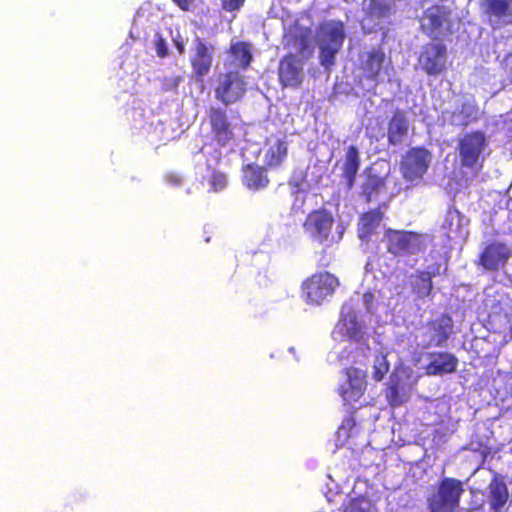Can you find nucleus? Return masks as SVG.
<instances>
[{
    "instance_id": "nucleus-37",
    "label": "nucleus",
    "mask_w": 512,
    "mask_h": 512,
    "mask_svg": "<svg viewBox=\"0 0 512 512\" xmlns=\"http://www.w3.org/2000/svg\"><path fill=\"white\" fill-rule=\"evenodd\" d=\"M502 68L507 75L510 83H512V51L507 53L502 62Z\"/></svg>"
},
{
    "instance_id": "nucleus-6",
    "label": "nucleus",
    "mask_w": 512,
    "mask_h": 512,
    "mask_svg": "<svg viewBox=\"0 0 512 512\" xmlns=\"http://www.w3.org/2000/svg\"><path fill=\"white\" fill-rule=\"evenodd\" d=\"M432 162L431 152L422 146L411 147L401 157L399 171L409 183H419L428 172Z\"/></svg>"
},
{
    "instance_id": "nucleus-26",
    "label": "nucleus",
    "mask_w": 512,
    "mask_h": 512,
    "mask_svg": "<svg viewBox=\"0 0 512 512\" xmlns=\"http://www.w3.org/2000/svg\"><path fill=\"white\" fill-rule=\"evenodd\" d=\"M509 498V492L506 483L494 477L489 484V506L494 512H500L506 505Z\"/></svg>"
},
{
    "instance_id": "nucleus-31",
    "label": "nucleus",
    "mask_w": 512,
    "mask_h": 512,
    "mask_svg": "<svg viewBox=\"0 0 512 512\" xmlns=\"http://www.w3.org/2000/svg\"><path fill=\"white\" fill-rule=\"evenodd\" d=\"M401 387L399 379L390 378L388 386L386 388V400L391 407H398L404 403V399L400 393Z\"/></svg>"
},
{
    "instance_id": "nucleus-32",
    "label": "nucleus",
    "mask_w": 512,
    "mask_h": 512,
    "mask_svg": "<svg viewBox=\"0 0 512 512\" xmlns=\"http://www.w3.org/2000/svg\"><path fill=\"white\" fill-rule=\"evenodd\" d=\"M209 192H220L224 190L228 184L227 175L219 170L213 169L211 175L207 179Z\"/></svg>"
},
{
    "instance_id": "nucleus-2",
    "label": "nucleus",
    "mask_w": 512,
    "mask_h": 512,
    "mask_svg": "<svg viewBox=\"0 0 512 512\" xmlns=\"http://www.w3.org/2000/svg\"><path fill=\"white\" fill-rule=\"evenodd\" d=\"M382 241L386 252L394 257L423 253L427 248V235L411 230L387 228Z\"/></svg>"
},
{
    "instance_id": "nucleus-43",
    "label": "nucleus",
    "mask_w": 512,
    "mask_h": 512,
    "mask_svg": "<svg viewBox=\"0 0 512 512\" xmlns=\"http://www.w3.org/2000/svg\"><path fill=\"white\" fill-rule=\"evenodd\" d=\"M329 263H330V262H329L328 260H326V261H322V260H321V261L319 262L318 266H319V267H327V266H329Z\"/></svg>"
},
{
    "instance_id": "nucleus-10",
    "label": "nucleus",
    "mask_w": 512,
    "mask_h": 512,
    "mask_svg": "<svg viewBox=\"0 0 512 512\" xmlns=\"http://www.w3.org/2000/svg\"><path fill=\"white\" fill-rule=\"evenodd\" d=\"M451 9L439 4L428 7L422 15L421 28L432 39L451 33Z\"/></svg>"
},
{
    "instance_id": "nucleus-7",
    "label": "nucleus",
    "mask_w": 512,
    "mask_h": 512,
    "mask_svg": "<svg viewBox=\"0 0 512 512\" xmlns=\"http://www.w3.org/2000/svg\"><path fill=\"white\" fill-rule=\"evenodd\" d=\"M340 281L334 274L323 271L316 272L302 283V293L308 303L321 304L331 297L339 287Z\"/></svg>"
},
{
    "instance_id": "nucleus-27",
    "label": "nucleus",
    "mask_w": 512,
    "mask_h": 512,
    "mask_svg": "<svg viewBox=\"0 0 512 512\" xmlns=\"http://www.w3.org/2000/svg\"><path fill=\"white\" fill-rule=\"evenodd\" d=\"M385 61V53L381 49H373L366 53L362 63L364 76L368 80L376 81L380 76Z\"/></svg>"
},
{
    "instance_id": "nucleus-23",
    "label": "nucleus",
    "mask_w": 512,
    "mask_h": 512,
    "mask_svg": "<svg viewBox=\"0 0 512 512\" xmlns=\"http://www.w3.org/2000/svg\"><path fill=\"white\" fill-rule=\"evenodd\" d=\"M360 165L361 161L358 148L354 145L348 146L342 164V178L345 180V185L348 189H351L355 185Z\"/></svg>"
},
{
    "instance_id": "nucleus-13",
    "label": "nucleus",
    "mask_w": 512,
    "mask_h": 512,
    "mask_svg": "<svg viewBox=\"0 0 512 512\" xmlns=\"http://www.w3.org/2000/svg\"><path fill=\"white\" fill-rule=\"evenodd\" d=\"M453 319L447 313L440 314L437 318L428 320L425 324L427 343L424 348L443 347L453 333Z\"/></svg>"
},
{
    "instance_id": "nucleus-33",
    "label": "nucleus",
    "mask_w": 512,
    "mask_h": 512,
    "mask_svg": "<svg viewBox=\"0 0 512 512\" xmlns=\"http://www.w3.org/2000/svg\"><path fill=\"white\" fill-rule=\"evenodd\" d=\"M390 368L389 362L384 355H377L374 359L372 377L375 381H381L388 373Z\"/></svg>"
},
{
    "instance_id": "nucleus-36",
    "label": "nucleus",
    "mask_w": 512,
    "mask_h": 512,
    "mask_svg": "<svg viewBox=\"0 0 512 512\" xmlns=\"http://www.w3.org/2000/svg\"><path fill=\"white\" fill-rule=\"evenodd\" d=\"M155 49L157 55L161 58H164L168 55L166 41L161 36L157 37L155 40Z\"/></svg>"
},
{
    "instance_id": "nucleus-5",
    "label": "nucleus",
    "mask_w": 512,
    "mask_h": 512,
    "mask_svg": "<svg viewBox=\"0 0 512 512\" xmlns=\"http://www.w3.org/2000/svg\"><path fill=\"white\" fill-rule=\"evenodd\" d=\"M333 225L334 218L331 212L325 208H320L308 213L304 220L303 228L313 240L326 246H332L343 237L342 230L338 231L336 235L332 234Z\"/></svg>"
},
{
    "instance_id": "nucleus-25",
    "label": "nucleus",
    "mask_w": 512,
    "mask_h": 512,
    "mask_svg": "<svg viewBox=\"0 0 512 512\" xmlns=\"http://www.w3.org/2000/svg\"><path fill=\"white\" fill-rule=\"evenodd\" d=\"M386 191V177L367 173L361 185L360 195L364 198L366 203H371L373 200Z\"/></svg>"
},
{
    "instance_id": "nucleus-1",
    "label": "nucleus",
    "mask_w": 512,
    "mask_h": 512,
    "mask_svg": "<svg viewBox=\"0 0 512 512\" xmlns=\"http://www.w3.org/2000/svg\"><path fill=\"white\" fill-rule=\"evenodd\" d=\"M488 146L487 136L482 130L464 133L456 146L460 168L474 176L479 175L484 168Z\"/></svg>"
},
{
    "instance_id": "nucleus-16",
    "label": "nucleus",
    "mask_w": 512,
    "mask_h": 512,
    "mask_svg": "<svg viewBox=\"0 0 512 512\" xmlns=\"http://www.w3.org/2000/svg\"><path fill=\"white\" fill-rule=\"evenodd\" d=\"M512 252L502 242L489 243L479 256V264L488 271H498L503 268Z\"/></svg>"
},
{
    "instance_id": "nucleus-15",
    "label": "nucleus",
    "mask_w": 512,
    "mask_h": 512,
    "mask_svg": "<svg viewBox=\"0 0 512 512\" xmlns=\"http://www.w3.org/2000/svg\"><path fill=\"white\" fill-rule=\"evenodd\" d=\"M345 375L347 376V385H341L338 392L346 404H351L359 401L364 395L367 387V375L363 370L355 367L346 368Z\"/></svg>"
},
{
    "instance_id": "nucleus-39",
    "label": "nucleus",
    "mask_w": 512,
    "mask_h": 512,
    "mask_svg": "<svg viewBox=\"0 0 512 512\" xmlns=\"http://www.w3.org/2000/svg\"><path fill=\"white\" fill-rule=\"evenodd\" d=\"M181 10L188 11L194 0H172Z\"/></svg>"
},
{
    "instance_id": "nucleus-30",
    "label": "nucleus",
    "mask_w": 512,
    "mask_h": 512,
    "mask_svg": "<svg viewBox=\"0 0 512 512\" xmlns=\"http://www.w3.org/2000/svg\"><path fill=\"white\" fill-rule=\"evenodd\" d=\"M391 11L390 4L381 0H370L366 10V16L371 19L386 18Z\"/></svg>"
},
{
    "instance_id": "nucleus-18",
    "label": "nucleus",
    "mask_w": 512,
    "mask_h": 512,
    "mask_svg": "<svg viewBox=\"0 0 512 512\" xmlns=\"http://www.w3.org/2000/svg\"><path fill=\"white\" fill-rule=\"evenodd\" d=\"M440 275V266H433L431 270H416L410 277V288L417 299L423 300L433 292V278Z\"/></svg>"
},
{
    "instance_id": "nucleus-14",
    "label": "nucleus",
    "mask_w": 512,
    "mask_h": 512,
    "mask_svg": "<svg viewBox=\"0 0 512 512\" xmlns=\"http://www.w3.org/2000/svg\"><path fill=\"white\" fill-rule=\"evenodd\" d=\"M213 139L225 146L234 138V127L229 121L227 112L221 107H210L207 113Z\"/></svg>"
},
{
    "instance_id": "nucleus-21",
    "label": "nucleus",
    "mask_w": 512,
    "mask_h": 512,
    "mask_svg": "<svg viewBox=\"0 0 512 512\" xmlns=\"http://www.w3.org/2000/svg\"><path fill=\"white\" fill-rule=\"evenodd\" d=\"M267 167L260 166L254 163L246 164L242 167V183L243 185L253 191H258L266 188L269 183L267 175Z\"/></svg>"
},
{
    "instance_id": "nucleus-3",
    "label": "nucleus",
    "mask_w": 512,
    "mask_h": 512,
    "mask_svg": "<svg viewBox=\"0 0 512 512\" xmlns=\"http://www.w3.org/2000/svg\"><path fill=\"white\" fill-rule=\"evenodd\" d=\"M464 483L454 477H443L427 497L430 512H456L464 494Z\"/></svg>"
},
{
    "instance_id": "nucleus-22",
    "label": "nucleus",
    "mask_w": 512,
    "mask_h": 512,
    "mask_svg": "<svg viewBox=\"0 0 512 512\" xmlns=\"http://www.w3.org/2000/svg\"><path fill=\"white\" fill-rule=\"evenodd\" d=\"M384 218V212L381 206L370 209L362 213L359 217L357 233L361 240H366L376 233L377 228L380 226Z\"/></svg>"
},
{
    "instance_id": "nucleus-20",
    "label": "nucleus",
    "mask_w": 512,
    "mask_h": 512,
    "mask_svg": "<svg viewBox=\"0 0 512 512\" xmlns=\"http://www.w3.org/2000/svg\"><path fill=\"white\" fill-rule=\"evenodd\" d=\"M288 156V144L283 138L265 141L264 165L269 169L280 167Z\"/></svg>"
},
{
    "instance_id": "nucleus-34",
    "label": "nucleus",
    "mask_w": 512,
    "mask_h": 512,
    "mask_svg": "<svg viewBox=\"0 0 512 512\" xmlns=\"http://www.w3.org/2000/svg\"><path fill=\"white\" fill-rule=\"evenodd\" d=\"M183 77L181 75H170L163 77L161 81L162 90L165 92L172 91L176 92L178 86L183 82Z\"/></svg>"
},
{
    "instance_id": "nucleus-28",
    "label": "nucleus",
    "mask_w": 512,
    "mask_h": 512,
    "mask_svg": "<svg viewBox=\"0 0 512 512\" xmlns=\"http://www.w3.org/2000/svg\"><path fill=\"white\" fill-rule=\"evenodd\" d=\"M229 53L233 58L234 63L242 70H247L253 60L251 45L245 41H238L231 44Z\"/></svg>"
},
{
    "instance_id": "nucleus-19",
    "label": "nucleus",
    "mask_w": 512,
    "mask_h": 512,
    "mask_svg": "<svg viewBox=\"0 0 512 512\" xmlns=\"http://www.w3.org/2000/svg\"><path fill=\"white\" fill-rule=\"evenodd\" d=\"M409 131V121L404 110L393 111L387 124V142L389 145L401 144Z\"/></svg>"
},
{
    "instance_id": "nucleus-40",
    "label": "nucleus",
    "mask_w": 512,
    "mask_h": 512,
    "mask_svg": "<svg viewBox=\"0 0 512 512\" xmlns=\"http://www.w3.org/2000/svg\"><path fill=\"white\" fill-rule=\"evenodd\" d=\"M373 299H374L373 293H371V292L364 293L363 300L368 309L370 308V305H371Z\"/></svg>"
},
{
    "instance_id": "nucleus-35",
    "label": "nucleus",
    "mask_w": 512,
    "mask_h": 512,
    "mask_svg": "<svg viewBox=\"0 0 512 512\" xmlns=\"http://www.w3.org/2000/svg\"><path fill=\"white\" fill-rule=\"evenodd\" d=\"M244 2L245 0H221L222 8L228 12L239 10Z\"/></svg>"
},
{
    "instance_id": "nucleus-24",
    "label": "nucleus",
    "mask_w": 512,
    "mask_h": 512,
    "mask_svg": "<svg viewBox=\"0 0 512 512\" xmlns=\"http://www.w3.org/2000/svg\"><path fill=\"white\" fill-rule=\"evenodd\" d=\"M483 12L498 21H512V0H482Z\"/></svg>"
},
{
    "instance_id": "nucleus-29",
    "label": "nucleus",
    "mask_w": 512,
    "mask_h": 512,
    "mask_svg": "<svg viewBox=\"0 0 512 512\" xmlns=\"http://www.w3.org/2000/svg\"><path fill=\"white\" fill-rule=\"evenodd\" d=\"M289 44L294 47L298 55L306 60L311 57L313 49L311 48V30L309 28L301 29L298 33L291 36Z\"/></svg>"
},
{
    "instance_id": "nucleus-42",
    "label": "nucleus",
    "mask_w": 512,
    "mask_h": 512,
    "mask_svg": "<svg viewBox=\"0 0 512 512\" xmlns=\"http://www.w3.org/2000/svg\"><path fill=\"white\" fill-rule=\"evenodd\" d=\"M168 181L174 185L180 184V179L177 176H168Z\"/></svg>"
},
{
    "instance_id": "nucleus-17",
    "label": "nucleus",
    "mask_w": 512,
    "mask_h": 512,
    "mask_svg": "<svg viewBox=\"0 0 512 512\" xmlns=\"http://www.w3.org/2000/svg\"><path fill=\"white\" fill-rule=\"evenodd\" d=\"M458 358L450 352L437 351L429 353V362L424 367L427 376H443L457 371Z\"/></svg>"
},
{
    "instance_id": "nucleus-8",
    "label": "nucleus",
    "mask_w": 512,
    "mask_h": 512,
    "mask_svg": "<svg viewBox=\"0 0 512 512\" xmlns=\"http://www.w3.org/2000/svg\"><path fill=\"white\" fill-rule=\"evenodd\" d=\"M448 49L441 41L426 43L418 56L421 70L428 76H439L447 71Z\"/></svg>"
},
{
    "instance_id": "nucleus-9",
    "label": "nucleus",
    "mask_w": 512,
    "mask_h": 512,
    "mask_svg": "<svg viewBox=\"0 0 512 512\" xmlns=\"http://www.w3.org/2000/svg\"><path fill=\"white\" fill-rule=\"evenodd\" d=\"M246 90L244 76L233 70L219 75L214 93L218 101L228 106L240 101Z\"/></svg>"
},
{
    "instance_id": "nucleus-38",
    "label": "nucleus",
    "mask_w": 512,
    "mask_h": 512,
    "mask_svg": "<svg viewBox=\"0 0 512 512\" xmlns=\"http://www.w3.org/2000/svg\"><path fill=\"white\" fill-rule=\"evenodd\" d=\"M343 512H368L360 504V501L352 499L344 508Z\"/></svg>"
},
{
    "instance_id": "nucleus-12",
    "label": "nucleus",
    "mask_w": 512,
    "mask_h": 512,
    "mask_svg": "<svg viewBox=\"0 0 512 512\" xmlns=\"http://www.w3.org/2000/svg\"><path fill=\"white\" fill-rule=\"evenodd\" d=\"M214 49V45L206 42L203 38H195L190 64L196 80L202 81L210 72L213 64Z\"/></svg>"
},
{
    "instance_id": "nucleus-11",
    "label": "nucleus",
    "mask_w": 512,
    "mask_h": 512,
    "mask_svg": "<svg viewBox=\"0 0 512 512\" xmlns=\"http://www.w3.org/2000/svg\"><path fill=\"white\" fill-rule=\"evenodd\" d=\"M304 62V59L293 53H288L280 59L278 77L282 87L298 88L301 86Z\"/></svg>"
},
{
    "instance_id": "nucleus-4",
    "label": "nucleus",
    "mask_w": 512,
    "mask_h": 512,
    "mask_svg": "<svg viewBox=\"0 0 512 512\" xmlns=\"http://www.w3.org/2000/svg\"><path fill=\"white\" fill-rule=\"evenodd\" d=\"M320 64L329 69L335 64L336 55L345 40V27L341 20H330L320 24Z\"/></svg>"
},
{
    "instance_id": "nucleus-41",
    "label": "nucleus",
    "mask_w": 512,
    "mask_h": 512,
    "mask_svg": "<svg viewBox=\"0 0 512 512\" xmlns=\"http://www.w3.org/2000/svg\"><path fill=\"white\" fill-rule=\"evenodd\" d=\"M175 45L179 54H183L185 52L184 44L181 41H175Z\"/></svg>"
}]
</instances>
